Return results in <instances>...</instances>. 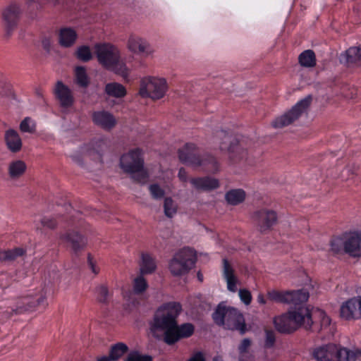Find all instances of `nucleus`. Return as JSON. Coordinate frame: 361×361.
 <instances>
[{"label":"nucleus","instance_id":"obj_59","mask_svg":"<svg viewBox=\"0 0 361 361\" xmlns=\"http://www.w3.org/2000/svg\"><path fill=\"white\" fill-rule=\"evenodd\" d=\"M197 277L199 279L200 281H202V275L200 274V273L197 274Z\"/></svg>","mask_w":361,"mask_h":361},{"label":"nucleus","instance_id":"obj_7","mask_svg":"<svg viewBox=\"0 0 361 361\" xmlns=\"http://www.w3.org/2000/svg\"><path fill=\"white\" fill-rule=\"evenodd\" d=\"M331 249L334 253L344 250L352 257L361 255V231L344 233L341 236L334 238L331 242Z\"/></svg>","mask_w":361,"mask_h":361},{"label":"nucleus","instance_id":"obj_22","mask_svg":"<svg viewBox=\"0 0 361 361\" xmlns=\"http://www.w3.org/2000/svg\"><path fill=\"white\" fill-rule=\"evenodd\" d=\"M194 333V326L190 323H185L180 326H178L176 323V327L172 332L171 336H168L166 343L172 345L179 341L180 338H188Z\"/></svg>","mask_w":361,"mask_h":361},{"label":"nucleus","instance_id":"obj_45","mask_svg":"<svg viewBox=\"0 0 361 361\" xmlns=\"http://www.w3.org/2000/svg\"><path fill=\"white\" fill-rule=\"evenodd\" d=\"M144 151L140 147L130 149L126 154L121 155V158H140L143 156Z\"/></svg>","mask_w":361,"mask_h":361},{"label":"nucleus","instance_id":"obj_23","mask_svg":"<svg viewBox=\"0 0 361 361\" xmlns=\"http://www.w3.org/2000/svg\"><path fill=\"white\" fill-rule=\"evenodd\" d=\"M47 300L44 295L39 296L38 298H25L22 299L18 303L17 312L22 313L26 311L33 310L37 307H46Z\"/></svg>","mask_w":361,"mask_h":361},{"label":"nucleus","instance_id":"obj_3","mask_svg":"<svg viewBox=\"0 0 361 361\" xmlns=\"http://www.w3.org/2000/svg\"><path fill=\"white\" fill-rule=\"evenodd\" d=\"M212 142L224 153L240 157L252 156L251 143L245 139H238L230 132L216 130L213 134Z\"/></svg>","mask_w":361,"mask_h":361},{"label":"nucleus","instance_id":"obj_30","mask_svg":"<svg viewBox=\"0 0 361 361\" xmlns=\"http://www.w3.org/2000/svg\"><path fill=\"white\" fill-rule=\"evenodd\" d=\"M245 192L242 189L231 190L226 193L225 198L228 204L237 205L245 199Z\"/></svg>","mask_w":361,"mask_h":361},{"label":"nucleus","instance_id":"obj_24","mask_svg":"<svg viewBox=\"0 0 361 361\" xmlns=\"http://www.w3.org/2000/svg\"><path fill=\"white\" fill-rule=\"evenodd\" d=\"M4 139L8 149L16 152L22 147V140L18 133L13 129H8L5 132Z\"/></svg>","mask_w":361,"mask_h":361},{"label":"nucleus","instance_id":"obj_49","mask_svg":"<svg viewBox=\"0 0 361 361\" xmlns=\"http://www.w3.org/2000/svg\"><path fill=\"white\" fill-rule=\"evenodd\" d=\"M251 345V341L249 338H244L238 347L240 353H246Z\"/></svg>","mask_w":361,"mask_h":361},{"label":"nucleus","instance_id":"obj_9","mask_svg":"<svg viewBox=\"0 0 361 361\" xmlns=\"http://www.w3.org/2000/svg\"><path fill=\"white\" fill-rule=\"evenodd\" d=\"M195 263V253L190 248H184L175 254L170 260L169 269L174 276L186 274Z\"/></svg>","mask_w":361,"mask_h":361},{"label":"nucleus","instance_id":"obj_46","mask_svg":"<svg viewBox=\"0 0 361 361\" xmlns=\"http://www.w3.org/2000/svg\"><path fill=\"white\" fill-rule=\"evenodd\" d=\"M98 293L99 300L102 302H106L109 298V290L106 286L101 285L97 288Z\"/></svg>","mask_w":361,"mask_h":361},{"label":"nucleus","instance_id":"obj_58","mask_svg":"<svg viewBox=\"0 0 361 361\" xmlns=\"http://www.w3.org/2000/svg\"><path fill=\"white\" fill-rule=\"evenodd\" d=\"M83 160L82 159H78V164L80 166L83 165Z\"/></svg>","mask_w":361,"mask_h":361},{"label":"nucleus","instance_id":"obj_12","mask_svg":"<svg viewBox=\"0 0 361 361\" xmlns=\"http://www.w3.org/2000/svg\"><path fill=\"white\" fill-rule=\"evenodd\" d=\"M252 219L258 231L260 233H265L276 224L278 216L275 211L264 208L255 212Z\"/></svg>","mask_w":361,"mask_h":361},{"label":"nucleus","instance_id":"obj_21","mask_svg":"<svg viewBox=\"0 0 361 361\" xmlns=\"http://www.w3.org/2000/svg\"><path fill=\"white\" fill-rule=\"evenodd\" d=\"M92 121L97 126L104 130H109L116 124L114 116L106 111H95L92 114Z\"/></svg>","mask_w":361,"mask_h":361},{"label":"nucleus","instance_id":"obj_10","mask_svg":"<svg viewBox=\"0 0 361 361\" xmlns=\"http://www.w3.org/2000/svg\"><path fill=\"white\" fill-rule=\"evenodd\" d=\"M310 102V97L301 99L290 111L276 118L272 123L273 126L280 128L291 124L306 111Z\"/></svg>","mask_w":361,"mask_h":361},{"label":"nucleus","instance_id":"obj_14","mask_svg":"<svg viewBox=\"0 0 361 361\" xmlns=\"http://www.w3.org/2000/svg\"><path fill=\"white\" fill-rule=\"evenodd\" d=\"M20 7L16 4H11L3 11L2 17L4 22V37L9 39L16 30L18 24Z\"/></svg>","mask_w":361,"mask_h":361},{"label":"nucleus","instance_id":"obj_6","mask_svg":"<svg viewBox=\"0 0 361 361\" xmlns=\"http://www.w3.org/2000/svg\"><path fill=\"white\" fill-rule=\"evenodd\" d=\"M360 354V351H353L334 343L321 345L312 352V356L317 361H355Z\"/></svg>","mask_w":361,"mask_h":361},{"label":"nucleus","instance_id":"obj_53","mask_svg":"<svg viewBox=\"0 0 361 361\" xmlns=\"http://www.w3.org/2000/svg\"><path fill=\"white\" fill-rule=\"evenodd\" d=\"M95 145L97 147L101 148L99 150H98V152L99 153L100 151H103V147H106V143L104 140H99L96 142Z\"/></svg>","mask_w":361,"mask_h":361},{"label":"nucleus","instance_id":"obj_8","mask_svg":"<svg viewBox=\"0 0 361 361\" xmlns=\"http://www.w3.org/2000/svg\"><path fill=\"white\" fill-rule=\"evenodd\" d=\"M168 87V83L165 78L147 76L140 80L139 94L142 98L157 100L165 96Z\"/></svg>","mask_w":361,"mask_h":361},{"label":"nucleus","instance_id":"obj_31","mask_svg":"<svg viewBox=\"0 0 361 361\" xmlns=\"http://www.w3.org/2000/svg\"><path fill=\"white\" fill-rule=\"evenodd\" d=\"M300 64L303 67L312 68L316 65V57L310 49L302 51L298 57Z\"/></svg>","mask_w":361,"mask_h":361},{"label":"nucleus","instance_id":"obj_15","mask_svg":"<svg viewBox=\"0 0 361 361\" xmlns=\"http://www.w3.org/2000/svg\"><path fill=\"white\" fill-rule=\"evenodd\" d=\"M127 47L133 54L144 57L152 56L154 50L151 44L144 38L137 35H130L127 42Z\"/></svg>","mask_w":361,"mask_h":361},{"label":"nucleus","instance_id":"obj_50","mask_svg":"<svg viewBox=\"0 0 361 361\" xmlns=\"http://www.w3.org/2000/svg\"><path fill=\"white\" fill-rule=\"evenodd\" d=\"M88 264L94 274H97L99 271V269L96 266L95 263L93 262L92 258L89 256L88 257Z\"/></svg>","mask_w":361,"mask_h":361},{"label":"nucleus","instance_id":"obj_20","mask_svg":"<svg viewBox=\"0 0 361 361\" xmlns=\"http://www.w3.org/2000/svg\"><path fill=\"white\" fill-rule=\"evenodd\" d=\"M183 164L194 170L202 169L207 172L218 171L217 162L215 159H182Z\"/></svg>","mask_w":361,"mask_h":361},{"label":"nucleus","instance_id":"obj_11","mask_svg":"<svg viewBox=\"0 0 361 361\" xmlns=\"http://www.w3.org/2000/svg\"><path fill=\"white\" fill-rule=\"evenodd\" d=\"M267 297L272 302L291 304L297 306L306 302L309 298V294L304 290L281 292L272 290L267 293Z\"/></svg>","mask_w":361,"mask_h":361},{"label":"nucleus","instance_id":"obj_48","mask_svg":"<svg viewBox=\"0 0 361 361\" xmlns=\"http://www.w3.org/2000/svg\"><path fill=\"white\" fill-rule=\"evenodd\" d=\"M149 191L152 197L155 199H160L164 195V190L157 185H150Z\"/></svg>","mask_w":361,"mask_h":361},{"label":"nucleus","instance_id":"obj_60","mask_svg":"<svg viewBox=\"0 0 361 361\" xmlns=\"http://www.w3.org/2000/svg\"><path fill=\"white\" fill-rule=\"evenodd\" d=\"M328 156H337V154H335L334 153L331 152V154H329Z\"/></svg>","mask_w":361,"mask_h":361},{"label":"nucleus","instance_id":"obj_13","mask_svg":"<svg viewBox=\"0 0 361 361\" xmlns=\"http://www.w3.org/2000/svg\"><path fill=\"white\" fill-rule=\"evenodd\" d=\"M142 159H120L119 166L123 171L137 181H143L147 177Z\"/></svg>","mask_w":361,"mask_h":361},{"label":"nucleus","instance_id":"obj_42","mask_svg":"<svg viewBox=\"0 0 361 361\" xmlns=\"http://www.w3.org/2000/svg\"><path fill=\"white\" fill-rule=\"evenodd\" d=\"M311 317H318L320 319L321 325L323 327H326L331 324V319L324 312L320 310H315L310 311Z\"/></svg>","mask_w":361,"mask_h":361},{"label":"nucleus","instance_id":"obj_19","mask_svg":"<svg viewBox=\"0 0 361 361\" xmlns=\"http://www.w3.org/2000/svg\"><path fill=\"white\" fill-rule=\"evenodd\" d=\"M222 275L226 282L227 289L233 293L236 292L240 281L233 266L226 258L223 259Z\"/></svg>","mask_w":361,"mask_h":361},{"label":"nucleus","instance_id":"obj_29","mask_svg":"<svg viewBox=\"0 0 361 361\" xmlns=\"http://www.w3.org/2000/svg\"><path fill=\"white\" fill-rule=\"evenodd\" d=\"M105 93L109 97L122 98L126 94L125 87L118 82L107 83L104 89Z\"/></svg>","mask_w":361,"mask_h":361},{"label":"nucleus","instance_id":"obj_57","mask_svg":"<svg viewBox=\"0 0 361 361\" xmlns=\"http://www.w3.org/2000/svg\"><path fill=\"white\" fill-rule=\"evenodd\" d=\"M213 361H223L222 359L219 357H216L214 358Z\"/></svg>","mask_w":361,"mask_h":361},{"label":"nucleus","instance_id":"obj_2","mask_svg":"<svg viewBox=\"0 0 361 361\" xmlns=\"http://www.w3.org/2000/svg\"><path fill=\"white\" fill-rule=\"evenodd\" d=\"M94 52L99 63L107 70L120 75L125 80L128 78L130 69L121 60L119 49L109 43L96 44Z\"/></svg>","mask_w":361,"mask_h":361},{"label":"nucleus","instance_id":"obj_39","mask_svg":"<svg viewBox=\"0 0 361 361\" xmlns=\"http://www.w3.org/2000/svg\"><path fill=\"white\" fill-rule=\"evenodd\" d=\"M77 58L84 62L89 61L92 58V54L89 47L81 46L79 47L76 51Z\"/></svg>","mask_w":361,"mask_h":361},{"label":"nucleus","instance_id":"obj_43","mask_svg":"<svg viewBox=\"0 0 361 361\" xmlns=\"http://www.w3.org/2000/svg\"><path fill=\"white\" fill-rule=\"evenodd\" d=\"M42 226L48 229H54L57 226V221L55 216H44L40 219Z\"/></svg>","mask_w":361,"mask_h":361},{"label":"nucleus","instance_id":"obj_37","mask_svg":"<svg viewBox=\"0 0 361 361\" xmlns=\"http://www.w3.org/2000/svg\"><path fill=\"white\" fill-rule=\"evenodd\" d=\"M20 130L23 133H33L36 130V123L30 117H25L20 123Z\"/></svg>","mask_w":361,"mask_h":361},{"label":"nucleus","instance_id":"obj_17","mask_svg":"<svg viewBox=\"0 0 361 361\" xmlns=\"http://www.w3.org/2000/svg\"><path fill=\"white\" fill-rule=\"evenodd\" d=\"M343 319L352 320L361 317V298H353L344 302L340 308Z\"/></svg>","mask_w":361,"mask_h":361},{"label":"nucleus","instance_id":"obj_54","mask_svg":"<svg viewBox=\"0 0 361 361\" xmlns=\"http://www.w3.org/2000/svg\"><path fill=\"white\" fill-rule=\"evenodd\" d=\"M257 301L259 303L262 305H264L266 303V300L262 294H259L257 296Z\"/></svg>","mask_w":361,"mask_h":361},{"label":"nucleus","instance_id":"obj_5","mask_svg":"<svg viewBox=\"0 0 361 361\" xmlns=\"http://www.w3.org/2000/svg\"><path fill=\"white\" fill-rule=\"evenodd\" d=\"M214 322L231 330H239L241 334L245 332V324L243 315L234 307L221 303L212 315Z\"/></svg>","mask_w":361,"mask_h":361},{"label":"nucleus","instance_id":"obj_56","mask_svg":"<svg viewBox=\"0 0 361 361\" xmlns=\"http://www.w3.org/2000/svg\"><path fill=\"white\" fill-rule=\"evenodd\" d=\"M37 1H38V0H27V3L28 4H31L34 3V2H37Z\"/></svg>","mask_w":361,"mask_h":361},{"label":"nucleus","instance_id":"obj_44","mask_svg":"<svg viewBox=\"0 0 361 361\" xmlns=\"http://www.w3.org/2000/svg\"><path fill=\"white\" fill-rule=\"evenodd\" d=\"M276 341L275 334L273 331L265 330L264 347L271 348L274 345Z\"/></svg>","mask_w":361,"mask_h":361},{"label":"nucleus","instance_id":"obj_36","mask_svg":"<svg viewBox=\"0 0 361 361\" xmlns=\"http://www.w3.org/2000/svg\"><path fill=\"white\" fill-rule=\"evenodd\" d=\"M346 61L348 63H361V47H353L345 51Z\"/></svg>","mask_w":361,"mask_h":361},{"label":"nucleus","instance_id":"obj_28","mask_svg":"<svg viewBox=\"0 0 361 361\" xmlns=\"http://www.w3.org/2000/svg\"><path fill=\"white\" fill-rule=\"evenodd\" d=\"M156 267V263L153 257L149 254L142 253L140 263V274H152L155 271Z\"/></svg>","mask_w":361,"mask_h":361},{"label":"nucleus","instance_id":"obj_25","mask_svg":"<svg viewBox=\"0 0 361 361\" xmlns=\"http://www.w3.org/2000/svg\"><path fill=\"white\" fill-rule=\"evenodd\" d=\"M78 37L76 31L71 27H63L59 34V42L61 47H72Z\"/></svg>","mask_w":361,"mask_h":361},{"label":"nucleus","instance_id":"obj_18","mask_svg":"<svg viewBox=\"0 0 361 361\" xmlns=\"http://www.w3.org/2000/svg\"><path fill=\"white\" fill-rule=\"evenodd\" d=\"M61 238L68 244L75 254L82 251L87 243L86 238L76 231H70L61 235Z\"/></svg>","mask_w":361,"mask_h":361},{"label":"nucleus","instance_id":"obj_52","mask_svg":"<svg viewBox=\"0 0 361 361\" xmlns=\"http://www.w3.org/2000/svg\"><path fill=\"white\" fill-rule=\"evenodd\" d=\"M178 177L182 181L185 182L187 180V173L184 169H180L178 172Z\"/></svg>","mask_w":361,"mask_h":361},{"label":"nucleus","instance_id":"obj_35","mask_svg":"<svg viewBox=\"0 0 361 361\" xmlns=\"http://www.w3.org/2000/svg\"><path fill=\"white\" fill-rule=\"evenodd\" d=\"M75 82L79 86L82 87H86L88 86L90 82L89 78L84 67H76L75 70Z\"/></svg>","mask_w":361,"mask_h":361},{"label":"nucleus","instance_id":"obj_1","mask_svg":"<svg viewBox=\"0 0 361 361\" xmlns=\"http://www.w3.org/2000/svg\"><path fill=\"white\" fill-rule=\"evenodd\" d=\"M180 310V306L175 304H169L158 309L150 323L149 330L152 336L166 343L168 336H171L176 327Z\"/></svg>","mask_w":361,"mask_h":361},{"label":"nucleus","instance_id":"obj_26","mask_svg":"<svg viewBox=\"0 0 361 361\" xmlns=\"http://www.w3.org/2000/svg\"><path fill=\"white\" fill-rule=\"evenodd\" d=\"M190 183L197 190H212L219 187V180L209 177L192 178Z\"/></svg>","mask_w":361,"mask_h":361},{"label":"nucleus","instance_id":"obj_47","mask_svg":"<svg viewBox=\"0 0 361 361\" xmlns=\"http://www.w3.org/2000/svg\"><path fill=\"white\" fill-rule=\"evenodd\" d=\"M239 297L241 300V301L245 304L246 305H248L250 304L252 301V295L250 291H249L247 289H240L238 292Z\"/></svg>","mask_w":361,"mask_h":361},{"label":"nucleus","instance_id":"obj_40","mask_svg":"<svg viewBox=\"0 0 361 361\" xmlns=\"http://www.w3.org/2000/svg\"><path fill=\"white\" fill-rule=\"evenodd\" d=\"M142 275L140 274L133 281V291L136 293H142L147 288V283Z\"/></svg>","mask_w":361,"mask_h":361},{"label":"nucleus","instance_id":"obj_51","mask_svg":"<svg viewBox=\"0 0 361 361\" xmlns=\"http://www.w3.org/2000/svg\"><path fill=\"white\" fill-rule=\"evenodd\" d=\"M188 361H205L202 353H195Z\"/></svg>","mask_w":361,"mask_h":361},{"label":"nucleus","instance_id":"obj_32","mask_svg":"<svg viewBox=\"0 0 361 361\" xmlns=\"http://www.w3.org/2000/svg\"><path fill=\"white\" fill-rule=\"evenodd\" d=\"M179 158H195L199 154V149L194 143H186L178 149Z\"/></svg>","mask_w":361,"mask_h":361},{"label":"nucleus","instance_id":"obj_27","mask_svg":"<svg viewBox=\"0 0 361 361\" xmlns=\"http://www.w3.org/2000/svg\"><path fill=\"white\" fill-rule=\"evenodd\" d=\"M26 164L20 159H13L8 165V172L11 180H17L25 172Z\"/></svg>","mask_w":361,"mask_h":361},{"label":"nucleus","instance_id":"obj_55","mask_svg":"<svg viewBox=\"0 0 361 361\" xmlns=\"http://www.w3.org/2000/svg\"><path fill=\"white\" fill-rule=\"evenodd\" d=\"M95 361H111V358L107 356L98 357Z\"/></svg>","mask_w":361,"mask_h":361},{"label":"nucleus","instance_id":"obj_38","mask_svg":"<svg viewBox=\"0 0 361 361\" xmlns=\"http://www.w3.org/2000/svg\"><path fill=\"white\" fill-rule=\"evenodd\" d=\"M164 209L165 215L171 218L176 214L177 205L171 198L167 197L164 200Z\"/></svg>","mask_w":361,"mask_h":361},{"label":"nucleus","instance_id":"obj_4","mask_svg":"<svg viewBox=\"0 0 361 361\" xmlns=\"http://www.w3.org/2000/svg\"><path fill=\"white\" fill-rule=\"evenodd\" d=\"M274 322L276 329L281 333L294 331L301 326L307 329L312 324L310 310L303 305H299L295 310L275 317Z\"/></svg>","mask_w":361,"mask_h":361},{"label":"nucleus","instance_id":"obj_33","mask_svg":"<svg viewBox=\"0 0 361 361\" xmlns=\"http://www.w3.org/2000/svg\"><path fill=\"white\" fill-rule=\"evenodd\" d=\"M128 350V346L123 343H118L111 346L109 355L111 361L120 359Z\"/></svg>","mask_w":361,"mask_h":361},{"label":"nucleus","instance_id":"obj_41","mask_svg":"<svg viewBox=\"0 0 361 361\" xmlns=\"http://www.w3.org/2000/svg\"><path fill=\"white\" fill-rule=\"evenodd\" d=\"M124 361H152V357L134 350L128 353Z\"/></svg>","mask_w":361,"mask_h":361},{"label":"nucleus","instance_id":"obj_16","mask_svg":"<svg viewBox=\"0 0 361 361\" xmlns=\"http://www.w3.org/2000/svg\"><path fill=\"white\" fill-rule=\"evenodd\" d=\"M54 94L63 109H69L75 102L71 90L61 81H57L54 88Z\"/></svg>","mask_w":361,"mask_h":361},{"label":"nucleus","instance_id":"obj_34","mask_svg":"<svg viewBox=\"0 0 361 361\" xmlns=\"http://www.w3.org/2000/svg\"><path fill=\"white\" fill-rule=\"evenodd\" d=\"M24 250L20 247L8 250H1L0 262L13 261L16 259L18 257L22 256L24 254Z\"/></svg>","mask_w":361,"mask_h":361}]
</instances>
